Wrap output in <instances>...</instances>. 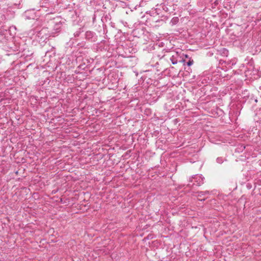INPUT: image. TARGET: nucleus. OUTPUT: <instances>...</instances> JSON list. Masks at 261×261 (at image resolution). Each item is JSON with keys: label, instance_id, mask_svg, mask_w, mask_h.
Segmentation results:
<instances>
[{"label": "nucleus", "instance_id": "obj_1", "mask_svg": "<svg viewBox=\"0 0 261 261\" xmlns=\"http://www.w3.org/2000/svg\"><path fill=\"white\" fill-rule=\"evenodd\" d=\"M204 179L202 175L197 174L192 176L190 181L193 182V185L200 186L203 184Z\"/></svg>", "mask_w": 261, "mask_h": 261}, {"label": "nucleus", "instance_id": "obj_2", "mask_svg": "<svg viewBox=\"0 0 261 261\" xmlns=\"http://www.w3.org/2000/svg\"><path fill=\"white\" fill-rule=\"evenodd\" d=\"M26 17L29 19H37L39 17V12H35L34 10H30L26 12Z\"/></svg>", "mask_w": 261, "mask_h": 261}, {"label": "nucleus", "instance_id": "obj_3", "mask_svg": "<svg viewBox=\"0 0 261 261\" xmlns=\"http://www.w3.org/2000/svg\"><path fill=\"white\" fill-rule=\"evenodd\" d=\"M56 0H42L40 2V6L45 8L53 7Z\"/></svg>", "mask_w": 261, "mask_h": 261}, {"label": "nucleus", "instance_id": "obj_4", "mask_svg": "<svg viewBox=\"0 0 261 261\" xmlns=\"http://www.w3.org/2000/svg\"><path fill=\"white\" fill-rule=\"evenodd\" d=\"M178 55L177 53H174L170 57V60L173 65L177 64L178 62Z\"/></svg>", "mask_w": 261, "mask_h": 261}, {"label": "nucleus", "instance_id": "obj_5", "mask_svg": "<svg viewBox=\"0 0 261 261\" xmlns=\"http://www.w3.org/2000/svg\"><path fill=\"white\" fill-rule=\"evenodd\" d=\"M93 35V33L91 32H87L86 33V37L88 38H90Z\"/></svg>", "mask_w": 261, "mask_h": 261}, {"label": "nucleus", "instance_id": "obj_6", "mask_svg": "<svg viewBox=\"0 0 261 261\" xmlns=\"http://www.w3.org/2000/svg\"><path fill=\"white\" fill-rule=\"evenodd\" d=\"M193 63H194L193 60L190 59L189 60V61L187 63V64L188 66H190L192 65H193Z\"/></svg>", "mask_w": 261, "mask_h": 261}, {"label": "nucleus", "instance_id": "obj_7", "mask_svg": "<svg viewBox=\"0 0 261 261\" xmlns=\"http://www.w3.org/2000/svg\"><path fill=\"white\" fill-rule=\"evenodd\" d=\"M178 21V18L177 17L173 18L171 20V22H172L173 23H176Z\"/></svg>", "mask_w": 261, "mask_h": 261}, {"label": "nucleus", "instance_id": "obj_8", "mask_svg": "<svg viewBox=\"0 0 261 261\" xmlns=\"http://www.w3.org/2000/svg\"><path fill=\"white\" fill-rule=\"evenodd\" d=\"M204 194H208V191L200 192L198 196H201V195H204Z\"/></svg>", "mask_w": 261, "mask_h": 261}, {"label": "nucleus", "instance_id": "obj_9", "mask_svg": "<svg viewBox=\"0 0 261 261\" xmlns=\"http://www.w3.org/2000/svg\"><path fill=\"white\" fill-rule=\"evenodd\" d=\"M217 161L218 163H219L220 164L222 163V158H218L217 159Z\"/></svg>", "mask_w": 261, "mask_h": 261}]
</instances>
